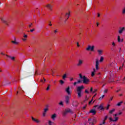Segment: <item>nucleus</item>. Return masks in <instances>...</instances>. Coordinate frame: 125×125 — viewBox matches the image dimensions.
I'll return each mask as SVG.
<instances>
[{
    "label": "nucleus",
    "mask_w": 125,
    "mask_h": 125,
    "mask_svg": "<svg viewBox=\"0 0 125 125\" xmlns=\"http://www.w3.org/2000/svg\"><path fill=\"white\" fill-rule=\"evenodd\" d=\"M98 66H99V61H98V60H96V64H95V68L96 70H98L99 68L98 67Z\"/></svg>",
    "instance_id": "nucleus-9"
},
{
    "label": "nucleus",
    "mask_w": 125,
    "mask_h": 125,
    "mask_svg": "<svg viewBox=\"0 0 125 125\" xmlns=\"http://www.w3.org/2000/svg\"><path fill=\"white\" fill-rule=\"evenodd\" d=\"M67 113H72V110L69 108L65 109L64 111H63L62 115L64 117L67 115Z\"/></svg>",
    "instance_id": "nucleus-4"
},
{
    "label": "nucleus",
    "mask_w": 125,
    "mask_h": 125,
    "mask_svg": "<svg viewBox=\"0 0 125 125\" xmlns=\"http://www.w3.org/2000/svg\"><path fill=\"white\" fill-rule=\"evenodd\" d=\"M115 111H116V109H112L111 110L109 111V114H112L113 113H114V112H115Z\"/></svg>",
    "instance_id": "nucleus-22"
},
{
    "label": "nucleus",
    "mask_w": 125,
    "mask_h": 125,
    "mask_svg": "<svg viewBox=\"0 0 125 125\" xmlns=\"http://www.w3.org/2000/svg\"><path fill=\"white\" fill-rule=\"evenodd\" d=\"M46 7L48 8L49 10H52V5H51L50 4H47L46 5Z\"/></svg>",
    "instance_id": "nucleus-12"
},
{
    "label": "nucleus",
    "mask_w": 125,
    "mask_h": 125,
    "mask_svg": "<svg viewBox=\"0 0 125 125\" xmlns=\"http://www.w3.org/2000/svg\"><path fill=\"white\" fill-rule=\"evenodd\" d=\"M95 74V72H92L91 73V76L92 77H93L94 76Z\"/></svg>",
    "instance_id": "nucleus-45"
},
{
    "label": "nucleus",
    "mask_w": 125,
    "mask_h": 125,
    "mask_svg": "<svg viewBox=\"0 0 125 125\" xmlns=\"http://www.w3.org/2000/svg\"><path fill=\"white\" fill-rule=\"evenodd\" d=\"M14 40L15 41H12L11 42H12V43H14V44H18V42H17L16 41V38H14Z\"/></svg>",
    "instance_id": "nucleus-20"
},
{
    "label": "nucleus",
    "mask_w": 125,
    "mask_h": 125,
    "mask_svg": "<svg viewBox=\"0 0 125 125\" xmlns=\"http://www.w3.org/2000/svg\"><path fill=\"white\" fill-rule=\"evenodd\" d=\"M48 123H49V125H51V121H49V122H48Z\"/></svg>",
    "instance_id": "nucleus-55"
},
{
    "label": "nucleus",
    "mask_w": 125,
    "mask_h": 125,
    "mask_svg": "<svg viewBox=\"0 0 125 125\" xmlns=\"http://www.w3.org/2000/svg\"><path fill=\"white\" fill-rule=\"evenodd\" d=\"M104 96H105V95H103L101 97H100V98L99 99V100H102L103 99V98H104Z\"/></svg>",
    "instance_id": "nucleus-27"
},
{
    "label": "nucleus",
    "mask_w": 125,
    "mask_h": 125,
    "mask_svg": "<svg viewBox=\"0 0 125 125\" xmlns=\"http://www.w3.org/2000/svg\"><path fill=\"white\" fill-rule=\"evenodd\" d=\"M77 46L79 47L80 45L79 44V42H77Z\"/></svg>",
    "instance_id": "nucleus-64"
},
{
    "label": "nucleus",
    "mask_w": 125,
    "mask_h": 125,
    "mask_svg": "<svg viewBox=\"0 0 125 125\" xmlns=\"http://www.w3.org/2000/svg\"><path fill=\"white\" fill-rule=\"evenodd\" d=\"M113 116H114V117H117V116H119V114L118 113H116V114H114Z\"/></svg>",
    "instance_id": "nucleus-49"
},
{
    "label": "nucleus",
    "mask_w": 125,
    "mask_h": 125,
    "mask_svg": "<svg viewBox=\"0 0 125 125\" xmlns=\"http://www.w3.org/2000/svg\"><path fill=\"white\" fill-rule=\"evenodd\" d=\"M58 31H57V29H56L55 31H54V33H57Z\"/></svg>",
    "instance_id": "nucleus-61"
},
{
    "label": "nucleus",
    "mask_w": 125,
    "mask_h": 125,
    "mask_svg": "<svg viewBox=\"0 0 125 125\" xmlns=\"http://www.w3.org/2000/svg\"><path fill=\"white\" fill-rule=\"evenodd\" d=\"M96 71V70H95V68H94L93 72H94V73H95Z\"/></svg>",
    "instance_id": "nucleus-59"
},
{
    "label": "nucleus",
    "mask_w": 125,
    "mask_h": 125,
    "mask_svg": "<svg viewBox=\"0 0 125 125\" xmlns=\"http://www.w3.org/2000/svg\"><path fill=\"white\" fill-rule=\"evenodd\" d=\"M6 56L7 57H8V58L11 59V60H13V61H14V60H15V57H11L10 56H8V55H6Z\"/></svg>",
    "instance_id": "nucleus-16"
},
{
    "label": "nucleus",
    "mask_w": 125,
    "mask_h": 125,
    "mask_svg": "<svg viewBox=\"0 0 125 125\" xmlns=\"http://www.w3.org/2000/svg\"><path fill=\"white\" fill-rule=\"evenodd\" d=\"M46 112H44L43 113V117H45V114H46Z\"/></svg>",
    "instance_id": "nucleus-53"
},
{
    "label": "nucleus",
    "mask_w": 125,
    "mask_h": 125,
    "mask_svg": "<svg viewBox=\"0 0 125 125\" xmlns=\"http://www.w3.org/2000/svg\"><path fill=\"white\" fill-rule=\"evenodd\" d=\"M59 105H60V106H63L64 104H63V102L62 101H60V102L59 103Z\"/></svg>",
    "instance_id": "nucleus-25"
},
{
    "label": "nucleus",
    "mask_w": 125,
    "mask_h": 125,
    "mask_svg": "<svg viewBox=\"0 0 125 125\" xmlns=\"http://www.w3.org/2000/svg\"><path fill=\"white\" fill-rule=\"evenodd\" d=\"M85 93L89 94V92L86 89L85 90Z\"/></svg>",
    "instance_id": "nucleus-41"
},
{
    "label": "nucleus",
    "mask_w": 125,
    "mask_h": 125,
    "mask_svg": "<svg viewBox=\"0 0 125 125\" xmlns=\"http://www.w3.org/2000/svg\"><path fill=\"white\" fill-rule=\"evenodd\" d=\"M60 83L61 84H63L64 82V81H63V80H60Z\"/></svg>",
    "instance_id": "nucleus-31"
},
{
    "label": "nucleus",
    "mask_w": 125,
    "mask_h": 125,
    "mask_svg": "<svg viewBox=\"0 0 125 125\" xmlns=\"http://www.w3.org/2000/svg\"><path fill=\"white\" fill-rule=\"evenodd\" d=\"M118 114V116H121V115L123 114V112L120 111Z\"/></svg>",
    "instance_id": "nucleus-38"
},
{
    "label": "nucleus",
    "mask_w": 125,
    "mask_h": 125,
    "mask_svg": "<svg viewBox=\"0 0 125 125\" xmlns=\"http://www.w3.org/2000/svg\"><path fill=\"white\" fill-rule=\"evenodd\" d=\"M89 125H94L93 122H89Z\"/></svg>",
    "instance_id": "nucleus-46"
},
{
    "label": "nucleus",
    "mask_w": 125,
    "mask_h": 125,
    "mask_svg": "<svg viewBox=\"0 0 125 125\" xmlns=\"http://www.w3.org/2000/svg\"><path fill=\"white\" fill-rule=\"evenodd\" d=\"M109 107H110V104H108L106 108V110H109Z\"/></svg>",
    "instance_id": "nucleus-42"
},
{
    "label": "nucleus",
    "mask_w": 125,
    "mask_h": 125,
    "mask_svg": "<svg viewBox=\"0 0 125 125\" xmlns=\"http://www.w3.org/2000/svg\"><path fill=\"white\" fill-rule=\"evenodd\" d=\"M31 119H32V121H33V122H35V123H37V124L41 123V121L40 120L34 118L33 117H31Z\"/></svg>",
    "instance_id": "nucleus-10"
},
{
    "label": "nucleus",
    "mask_w": 125,
    "mask_h": 125,
    "mask_svg": "<svg viewBox=\"0 0 125 125\" xmlns=\"http://www.w3.org/2000/svg\"><path fill=\"white\" fill-rule=\"evenodd\" d=\"M86 106H87V105L86 104L85 106H84L83 107V109H85V108H86Z\"/></svg>",
    "instance_id": "nucleus-56"
},
{
    "label": "nucleus",
    "mask_w": 125,
    "mask_h": 125,
    "mask_svg": "<svg viewBox=\"0 0 125 125\" xmlns=\"http://www.w3.org/2000/svg\"><path fill=\"white\" fill-rule=\"evenodd\" d=\"M109 119L110 120V122H114V119H113V118L110 117Z\"/></svg>",
    "instance_id": "nucleus-37"
},
{
    "label": "nucleus",
    "mask_w": 125,
    "mask_h": 125,
    "mask_svg": "<svg viewBox=\"0 0 125 125\" xmlns=\"http://www.w3.org/2000/svg\"><path fill=\"white\" fill-rule=\"evenodd\" d=\"M122 13H123V14H125V7H124V8L123 10Z\"/></svg>",
    "instance_id": "nucleus-34"
},
{
    "label": "nucleus",
    "mask_w": 125,
    "mask_h": 125,
    "mask_svg": "<svg viewBox=\"0 0 125 125\" xmlns=\"http://www.w3.org/2000/svg\"><path fill=\"white\" fill-rule=\"evenodd\" d=\"M123 101H121L119 103H118L117 104H116V106H121L122 105V104H123Z\"/></svg>",
    "instance_id": "nucleus-26"
},
{
    "label": "nucleus",
    "mask_w": 125,
    "mask_h": 125,
    "mask_svg": "<svg viewBox=\"0 0 125 125\" xmlns=\"http://www.w3.org/2000/svg\"><path fill=\"white\" fill-rule=\"evenodd\" d=\"M98 109L100 111H104L105 110V108H104V106L102 104H101L99 105V106L98 107Z\"/></svg>",
    "instance_id": "nucleus-6"
},
{
    "label": "nucleus",
    "mask_w": 125,
    "mask_h": 125,
    "mask_svg": "<svg viewBox=\"0 0 125 125\" xmlns=\"http://www.w3.org/2000/svg\"><path fill=\"white\" fill-rule=\"evenodd\" d=\"M115 120H113V122H118L119 121V117H114Z\"/></svg>",
    "instance_id": "nucleus-24"
},
{
    "label": "nucleus",
    "mask_w": 125,
    "mask_h": 125,
    "mask_svg": "<svg viewBox=\"0 0 125 125\" xmlns=\"http://www.w3.org/2000/svg\"><path fill=\"white\" fill-rule=\"evenodd\" d=\"M67 78V74H64L63 75V76H62V80H63L64 81H65V80H66V78Z\"/></svg>",
    "instance_id": "nucleus-21"
},
{
    "label": "nucleus",
    "mask_w": 125,
    "mask_h": 125,
    "mask_svg": "<svg viewBox=\"0 0 125 125\" xmlns=\"http://www.w3.org/2000/svg\"><path fill=\"white\" fill-rule=\"evenodd\" d=\"M96 107H97V108H98V107H99V105H96L94 106V108H96Z\"/></svg>",
    "instance_id": "nucleus-54"
},
{
    "label": "nucleus",
    "mask_w": 125,
    "mask_h": 125,
    "mask_svg": "<svg viewBox=\"0 0 125 125\" xmlns=\"http://www.w3.org/2000/svg\"><path fill=\"white\" fill-rule=\"evenodd\" d=\"M83 61L82 60H79L78 61V63L77 64V66H82V65H83Z\"/></svg>",
    "instance_id": "nucleus-11"
},
{
    "label": "nucleus",
    "mask_w": 125,
    "mask_h": 125,
    "mask_svg": "<svg viewBox=\"0 0 125 125\" xmlns=\"http://www.w3.org/2000/svg\"><path fill=\"white\" fill-rule=\"evenodd\" d=\"M51 119L53 120H55V118H56V114L54 113L51 117Z\"/></svg>",
    "instance_id": "nucleus-19"
},
{
    "label": "nucleus",
    "mask_w": 125,
    "mask_h": 125,
    "mask_svg": "<svg viewBox=\"0 0 125 125\" xmlns=\"http://www.w3.org/2000/svg\"><path fill=\"white\" fill-rule=\"evenodd\" d=\"M90 91L91 92H92L93 91V88H92V87H91L90 89Z\"/></svg>",
    "instance_id": "nucleus-44"
},
{
    "label": "nucleus",
    "mask_w": 125,
    "mask_h": 125,
    "mask_svg": "<svg viewBox=\"0 0 125 125\" xmlns=\"http://www.w3.org/2000/svg\"><path fill=\"white\" fill-rule=\"evenodd\" d=\"M82 82L83 83H85V84H87V83H89V79H87V78H86L85 76H83Z\"/></svg>",
    "instance_id": "nucleus-2"
},
{
    "label": "nucleus",
    "mask_w": 125,
    "mask_h": 125,
    "mask_svg": "<svg viewBox=\"0 0 125 125\" xmlns=\"http://www.w3.org/2000/svg\"><path fill=\"white\" fill-rule=\"evenodd\" d=\"M49 26H52V24H51V22H50V24H49Z\"/></svg>",
    "instance_id": "nucleus-62"
},
{
    "label": "nucleus",
    "mask_w": 125,
    "mask_h": 125,
    "mask_svg": "<svg viewBox=\"0 0 125 125\" xmlns=\"http://www.w3.org/2000/svg\"><path fill=\"white\" fill-rule=\"evenodd\" d=\"M108 92V89H106L104 91V93H107Z\"/></svg>",
    "instance_id": "nucleus-35"
},
{
    "label": "nucleus",
    "mask_w": 125,
    "mask_h": 125,
    "mask_svg": "<svg viewBox=\"0 0 125 125\" xmlns=\"http://www.w3.org/2000/svg\"><path fill=\"white\" fill-rule=\"evenodd\" d=\"M76 84H78V82H74V85H76Z\"/></svg>",
    "instance_id": "nucleus-52"
},
{
    "label": "nucleus",
    "mask_w": 125,
    "mask_h": 125,
    "mask_svg": "<svg viewBox=\"0 0 125 125\" xmlns=\"http://www.w3.org/2000/svg\"><path fill=\"white\" fill-rule=\"evenodd\" d=\"M92 101H93V99H92L90 102H89V104H91V103L92 102Z\"/></svg>",
    "instance_id": "nucleus-50"
},
{
    "label": "nucleus",
    "mask_w": 125,
    "mask_h": 125,
    "mask_svg": "<svg viewBox=\"0 0 125 125\" xmlns=\"http://www.w3.org/2000/svg\"><path fill=\"white\" fill-rule=\"evenodd\" d=\"M124 31H125V28L124 27H120V29L119 31V33L123 34V32H124Z\"/></svg>",
    "instance_id": "nucleus-13"
},
{
    "label": "nucleus",
    "mask_w": 125,
    "mask_h": 125,
    "mask_svg": "<svg viewBox=\"0 0 125 125\" xmlns=\"http://www.w3.org/2000/svg\"><path fill=\"white\" fill-rule=\"evenodd\" d=\"M87 100H88V98H87V96H86L85 100L83 101L84 103H85L86 101H87Z\"/></svg>",
    "instance_id": "nucleus-28"
},
{
    "label": "nucleus",
    "mask_w": 125,
    "mask_h": 125,
    "mask_svg": "<svg viewBox=\"0 0 125 125\" xmlns=\"http://www.w3.org/2000/svg\"><path fill=\"white\" fill-rule=\"evenodd\" d=\"M73 81H74V78H71L70 79V81L72 82Z\"/></svg>",
    "instance_id": "nucleus-57"
},
{
    "label": "nucleus",
    "mask_w": 125,
    "mask_h": 125,
    "mask_svg": "<svg viewBox=\"0 0 125 125\" xmlns=\"http://www.w3.org/2000/svg\"><path fill=\"white\" fill-rule=\"evenodd\" d=\"M83 83V80H78L77 81V83Z\"/></svg>",
    "instance_id": "nucleus-30"
},
{
    "label": "nucleus",
    "mask_w": 125,
    "mask_h": 125,
    "mask_svg": "<svg viewBox=\"0 0 125 125\" xmlns=\"http://www.w3.org/2000/svg\"><path fill=\"white\" fill-rule=\"evenodd\" d=\"M49 86H50V85H48L47 88L46 89V90H49Z\"/></svg>",
    "instance_id": "nucleus-43"
},
{
    "label": "nucleus",
    "mask_w": 125,
    "mask_h": 125,
    "mask_svg": "<svg viewBox=\"0 0 125 125\" xmlns=\"http://www.w3.org/2000/svg\"><path fill=\"white\" fill-rule=\"evenodd\" d=\"M1 21H2V23L5 24L7 25H8V21H6V19L4 18H1Z\"/></svg>",
    "instance_id": "nucleus-8"
},
{
    "label": "nucleus",
    "mask_w": 125,
    "mask_h": 125,
    "mask_svg": "<svg viewBox=\"0 0 125 125\" xmlns=\"http://www.w3.org/2000/svg\"><path fill=\"white\" fill-rule=\"evenodd\" d=\"M65 92L68 94V95H71V93H72V91L70 88V86H68L65 89Z\"/></svg>",
    "instance_id": "nucleus-5"
},
{
    "label": "nucleus",
    "mask_w": 125,
    "mask_h": 125,
    "mask_svg": "<svg viewBox=\"0 0 125 125\" xmlns=\"http://www.w3.org/2000/svg\"><path fill=\"white\" fill-rule=\"evenodd\" d=\"M103 60H104V58H103V57H101V59L100 60V62H103Z\"/></svg>",
    "instance_id": "nucleus-29"
},
{
    "label": "nucleus",
    "mask_w": 125,
    "mask_h": 125,
    "mask_svg": "<svg viewBox=\"0 0 125 125\" xmlns=\"http://www.w3.org/2000/svg\"><path fill=\"white\" fill-rule=\"evenodd\" d=\"M96 91H97V89H94V90H93V91H92V93H95V92H96Z\"/></svg>",
    "instance_id": "nucleus-36"
},
{
    "label": "nucleus",
    "mask_w": 125,
    "mask_h": 125,
    "mask_svg": "<svg viewBox=\"0 0 125 125\" xmlns=\"http://www.w3.org/2000/svg\"><path fill=\"white\" fill-rule=\"evenodd\" d=\"M33 26V23H31L29 25L28 27L29 28H31Z\"/></svg>",
    "instance_id": "nucleus-39"
},
{
    "label": "nucleus",
    "mask_w": 125,
    "mask_h": 125,
    "mask_svg": "<svg viewBox=\"0 0 125 125\" xmlns=\"http://www.w3.org/2000/svg\"><path fill=\"white\" fill-rule=\"evenodd\" d=\"M79 77L80 79H83V76L81 74H79Z\"/></svg>",
    "instance_id": "nucleus-32"
},
{
    "label": "nucleus",
    "mask_w": 125,
    "mask_h": 125,
    "mask_svg": "<svg viewBox=\"0 0 125 125\" xmlns=\"http://www.w3.org/2000/svg\"><path fill=\"white\" fill-rule=\"evenodd\" d=\"M26 39H24V38H23L22 39V41H23V42H25V41H26Z\"/></svg>",
    "instance_id": "nucleus-58"
},
{
    "label": "nucleus",
    "mask_w": 125,
    "mask_h": 125,
    "mask_svg": "<svg viewBox=\"0 0 125 125\" xmlns=\"http://www.w3.org/2000/svg\"><path fill=\"white\" fill-rule=\"evenodd\" d=\"M107 119H108V116H105L104 119V121H105L106 120H107Z\"/></svg>",
    "instance_id": "nucleus-40"
},
{
    "label": "nucleus",
    "mask_w": 125,
    "mask_h": 125,
    "mask_svg": "<svg viewBox=\"0 0 125 125\" xmlns=\"http://www.w3.org/2000/svg\"><path fill=\"white\" fill-rule=\"evenodd\" d=\"M86 50L87 51H94V45H88V47L86 48Z\"/></svg>",
    "instance_id": "nucleus-3"
},
{
    "label": "nucleus",
    "mask_w": 125,
    "mask_h": 125,
    "mask_svg": "<svg viewBox=\"0 0 125 125\" xmlns=\"http://www.w3.org/2000/svg\"><path fill=\"white\" fill-rule=\"evenodd\" d=\"M65 17H67V19L64 21V23H66V21H67L69 19V17H70V13H67L65 14Z\"/></svg>",
    "instance_id": "nucleus-15"
},
{
    "label": "nucleus",
    "mask_w": 125,
    "mask_h": 125,
    "mask_svg": "<svg viewBox=\"0 0 125 125\" xmlns=\"http://www.w3.org/2000/svg\"><path fill=\"white\" fill-rule=\"evenodd\" d=\"M117 40H118V42H124V40L123 39H122L121 40V37H120V36H118Z\"/></svg>",
    "instance_id": "nucleus-18"
},
{
    "label": "nucleus",
    "mask_w": 125,
    "mask_h": 125,
    "mask_svg": "<svg viewBox=\"0 0 125 125\" xmlns=\"http://www.w3.org/2000/svg\"><path fill=\"white\" fill-rule=\"evenodd\" d=\"M23 37L24 38H27L28 36L27 35H26L25 33L23 34Z\"/></svg>",
    "instance_id": "nucleus-47"
},
{
    "label": "nucleus",
    "mask_w": 125,
    "mask_h": 125,
    "mask_svg": "<svg viewBox=\"0 0 125 125\" xmlns=\"http://www.w3.org/2000/svg\"><path fill=\"white\" fill-rule=\"evenodd\" d=\"M112 100H113V97H111V98H110V101H112Z\"/></svg>",
    "instance_id": "nucleus-63"
},
{
    "label": "nucleus",
    "mask_w": 125,
    "mask_h": 125,
    "mask_svg": "<svg viewBox=\"0 0 125 125\" xmlns=\"http://www.w3.org/2000/svg\"><path fill=\"white\" fill-rule=\"evenodd\" d=\"M34 31H35V29H34V28H33V29L30 30V32H31V33H33V32H34Z\"/></svg>",
    "instance_id": "nucleus-48"
},
{
    "label": "nucleus",
    "mask_w": 125,
    "mask_h": 125,
    "mask_svg": "<svg viewBox=\"0 0 125 125\" xmlns=\"http://www.w3.org/2000/svg\"><path fill=\"white\" fill-rule=\"evenodd\" d=\"M65 103L67 105L70 103V97L69 96L65 97Z\"/></svg>",
    "instance_id": "nucleus-7"
},
{
    "label": "nucleus",
    "mask_w": 125,
    "mask_h": 125,
    "mask_svg": "<svg viewBox=\"0 0 125 125\" xmlns=\"http://www.w3.org/2000/svg\"><path fill=\"white\" fill-rule=\"evenodd\" d=\"M73 105L74 106V107H78V105H79V103H78V102L74 101L73 103Z\"/></svg>",
    "instance_id": "nucleus-17"
},
{
    "label": "nucleus",
    "mask_w": 125,
    "mask_h": 125,
    "mask_svg": "<svg viewBox=\"0 0 125 125\" xmlns=\"http://www.w3.org/2000/svg\"><path fill=\"white\" fill-rule=\"evenodd\" d=\"M47 111H48V108H46L44 109V112H45V113H46V112H47Z\"/></svg>",
    "instance_id": "nucleus-33"
},
{
    "label": "nucleus",
    "mask_w": 125,
    "mask_h": 125,
    "mask_svg": "<svg viewBox=\"0 0 125 125\" xmlns=\"http://www.w3.org/2000/svg\"><path fill=\"white\" fill-rule=\"evenodd\" d=\"M83 88H84V87H83V85L77 87V91L79 98H81V97H82V91Z\"/></svg>",
    "instance_id": "nucleus-1"
},
{
    "label": "nucleus",
    "mask_w": 125,
    "mask_h": 125,
    "mask_svg": "<svg viewBox=\"0 0 125 125\" xmlns=\"http://www.w3.org/2000/svg\"><path fill=\"white\" fill-rule=\"evenodd\" d=\"M97 52H98L99 55H101V54H102V52H103V51L102 50H98Z\"/></svg>",
    "instance_id": "nucleus-23"
},
{
    "label": "nucleus",
    "mask_w": 125,
    "mask_h": 125,
    "mask_svg": "<svg viewBox=\"0 0 125 125\" xmlns=\"http://www.w3.org/2000/svg\"><path fill=\"white\" fill-rule=\"evenodd\" d=\"M89 113H91L92 115H95L96 114V111L95 109H92L89 111Z\"/></svg>",
    "instance_id": "nucleus-14"
},
{
    "label": "nucleus",
    "mask_w": 125,
    "mask_h": 125,
    "mask_svg": "<svg viewBox=\"0 0 125 125\" xmlns=\"http://www.w3.org/2000/svg\"><path fill=\"white\" fill-rule=\"evenodd\" d=\"M105 121L104 120L103 122V125H105Z\"/></svg>",
    "instance_id": "nucleus-60"
},
{
    "label": "nucleus",
    "mask_w": 125,
    "mask_h": 125,
    "mask_svg": "<svg viewBox=\"0 0 125 125\" xmlns=\"http://www.w3.org/2000/svg\"><path fill=\"white\" fill-rule=\"evenodd\" d=\"M112 45H113V46H115L116 43H115V42H112Z\"/></svg>",
    "instance_id": "nucleus-51"
}]
</instances>
